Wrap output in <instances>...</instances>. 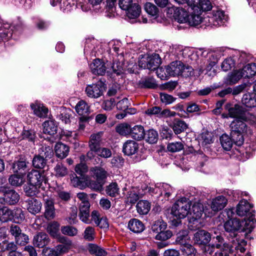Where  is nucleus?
Wrapping results in <instances>:
<instances>
[{
    "instance_id": "nucleus-9",
    "label": "nucleus",
    "mask_w": 256,
    "mask_h": 256,
    "mask_svg": "<svg viewBox=\"0 0 256 256\" xmlns=\"http://www.w3.org/2000/svg\"><path fill=\"white\" fill-rule=\"evenodd\" d=\"M256 74V64L252 62L241 68V92L248 90L254 82V76Z\"/></svg>"
},
{
    "instance_id": "nucleus-6",
    "label": "nucleus",
    "mask_w": 256,
    "mask_h": 256,
    "mask_svg": "<svg viewBox=\"0 0 256 256\" xmlns=\"http://www.w3.org/2000/svg\"><path fill=\"white\" fill-rule=\"evenodd\" d=\"M191 204L189 200L182 197L176 200L171 208V214L174 219L172 220V225L178 226L182 224V219L185 218L189 214H190Z\"/></svg>"
},
{
    "instance_id": "nucleus-10",
    "label": "nucleus",
    "mask_w": 256,
    "mask_h": 256,
    "mask_svg": "<svg viewBox=\"0 0 256 256\" xmlns=\"http://www.w3.org/2000/svg\"><path fill=\"white\" fill-rule=\"evenodd\" d=\"M28 164L26 156L22 154L17 156L14 161L10 164L12 172L20 174L21 176H26L29 170Z\"/></svg>"
},
{
    "instance_id": "nucleus-5",
    "label": "nucleus",
    "mask_w": 256,
    "mask_h": 256,
    "mask_svg": "<svg viewBox=\"0 0 256 256\" xmlns=\"http://www.w3.org/2000/svg\"><path fill=\"white\" fill-rule=\"evenodd\" d=\"M191 12L190 14H188V21L189 25L196 26H198L202 22H208V25H216L219 24V22H222L224 18V12L222 10H216V12H212V14H209L206 17L204 18L200 16V10H196L192 8V6H190Z\"/></svg>"
},
{
    "instance_id": "nucleus-59",
    "label": "nucleus",
    "mask_w": 256,
    "mask_h": 256,
    "mask_svg": "<svg viewBox=\"0 0 256 256\" xmlns=\"http://www.w3.org/2000/svg\"><path fill=\"white\" fill-rule=\"evenodd\" d=\"M72 116V110L70 108H63L62 110L58 115V118L62 122H64L66 124H70V118Z\"/></svg>"
},
{
    "instance_id": "nucleus-3",
    "label": "nucleus",
    "mask_w": 256,
    "mask_h": 256,
    "mask_svg": "<svg viewBox=\"0 0 256 256\" xmlns=\"http://www.w3.org/2000/svg\"><path fill=\"white\" fill-rule=\"evenodd\" d=\"M89 150L86 155L82 154L80 156V162L91 160L98 158V156L108 158L111 157L112 153L111 150L107 148L102 146V138L99 133L91 134L88 142Z\"/></svg>"
},
{
    "instance_id": "nucleus-2",
    "label": "nucleus",
    "mask_w": 256,
    "mask_h": 256,
    "mask_svg": "<svg viewBox=\"0 0 256 256\" xmlns=\"http://www.w3.org/2000/svg\"><path fill=\"white\" fill-rule=\"evenodd\" d=\"M248 196L246 192H241V198ZM249 197L248 199L241 198V236H244L246 240H250V236L255 227L256 220L254 218L255 210L253 209V204H250Z\"/></svg>"
},
{
    "instance_id": "nucleus-37",
    "label": "nucleus",
    "mask_w": 256,
    "mask_h": 256,
    "mask_svg": "<svg viewBox=\"0 0 256 256\" xmlns=\"http://www.w3.org/2000/svg\"><path fill=\"white\" fill-rule=\"evenodd\" d=\"M12 222L16 224H21L26 218L25 212L20 208H14L12 210Z\"/></svg>"
},
{
    "instance_id": "nucleus-25",
    "label": "nucleus",
    "mask_w": 256,
    "mask_h": 256,
    "mask_svg": "<svg viewBox=\"0 0 256 256\" xmlns=\"http://www.w3.org/2000/svg\"><path fill=\"white\" fill-rule=\"evenodd\" d=\"M90 172L94 178L105 182L108 177V172L102 166H95L90 168Z\"/></svg>"
},
{
    "instance_id": "nucleus-29",
    "label": "nucleus",
    "mask_w": 256,
    "mask_h": 256,
    "mask_svg": "<svg viewBox=\"0 0 256 256\" xmlns=\"http://www.w3.org/2000/svg\"><path fill=\"white\" fill-rule=\"evenodd\" d=\"M44 201V216L48 220L52 219L55 216V208L54 200L50 198H46Z\"/></svg>"
},
{
    "instance_id": "nucleus-49",
    "label": "nucleus",
    "mask_w": 256,
    "mask_h": 256,
    "mask_svg": "<svg viewBox=\"0 0 256 256\" xmlns=\"http://www.w3.org/2000/svg\"><path fill=\"white\" fill-rule=\"evenodd\" d=\"M17 245L13 242H9L7 240L0 242V252L8 251L9 252L17 250Z\"/></svg>"
},
{
    "instance_id": "nucleus-18",
    "label": "nucleus",
    "mask_w": 256,
    "mask_h": 256,
    "mask_svg": "<svg viewBox=\"0 0 256 256\" xmlns=\"http://www.w3.org/2000/svg\"><path fill=\"white\" fill-rule=\"evenodd\" d=\"M28 211L32 214L36 215L40 212L42 204L39 200L34 198H29L25 200Z\"/></svg>"
},
{
    "instance_id": "nucleus-20",
    "label": "nucleus",
    "mask_w": 256,
    "mask_h": 256,
    "mask_svg": "<svg viewBox=\"0 0 256 256\" xmlns=\"http://www.w3.org/2000/svg\"><path fill=\"white\" fill-rule=\"evenodd\" d=\"M92 73L94 74L104 76L107 72L106 66L104 61L99 58H96L90 64Z\"/></svg>"
},
{
    "instance_id": "nucleus-24",
    "label": "nucleus",
    "mask_w": 256,
    "mask_h": 256,
    "mask_svg": "<svg viewBox=\"0 0 256 256\" xmlns=\"http://www.w3.org/2000/svg\"><path fill=\"white\" fill-rule=\"evenodd\" d=\"M176 242L181 244L180 250L183 255L185 256H196V250L192 244L186 242L184 243L183 239L179 236L176 239Z\"/></svg>"
},
{
    "instance_id": "nucleus-42",
    "label": "nucleus",
    "mask_w": 256,
    "mask_h": 256,
    "mask_svg": "<svg viewBox=\"0 0 256 256\" xmlns=\"http://www.w3.org/2000/svg\"><path fill=\"white\" fill-rule=\"evenodd\" d=\"M242 102L248 108H253L256 106V96L254 94L248 93L243 95Z\"/></svg>"
},
{
    "instance_id": "nucleus-43",
    "label": "nucleus",
    "mask_w": 256,
    "mask_h": 256,
    "mask_svg": "<svg viewBox=\"0 0 256 256\" xmlns=\"http://www.w3.org/2000/svg\"><path fill=\"white\" fill-rule=\"evenodd\" d=\"M220 140L222 148L226 151L231 150L233 144H236L232 136H229L226 134H222L220 138Z\"/></svg>"
},
{
    "instance_id": "nucleus-4",
    "label": "nucleus",
    "mask_w": 256,
    "mask_h": 256,
    "mask_svg": "<svg viewBox=\"0 0 256 256\" xmlns=\"http://www.w3.org/2000/svg\"><path fill=\"white\" fill-rule=\"evenodd\" d=\"M226 215L228 220L224 224V228L226 232L230 233V236L232 238V242L236 245L235 248L239 250L240 247V237L238 236V232L240 229V220L235 216H240V201L236 205V208H229L226 212Z\"/></svg>"
},
{
    "instance_id": "nucleus-16",
    "label": "nucleus",
    "mask_w": 256,
    "mask_h": 256,
    "mask_svg": "<svg viewBox=\"0 0 256 256\" xmlns=\"http://www.w3.org/2000/svg\"><path fill=\"white\" fill-rule=\"evenodd\" d=\"M230 136L232 138L234 142L236 143V145L238 146L235 148V150L238 152H240V144L238 142L240 141V118H238V119L234 120L230 124Z\"/></svg>"
},
{
    "instance_id": "nucleus-21",
    "label": "nucleus",
    "mask_w": 256,
    "mask_h": 256,
    "mask_svg": "<svg viewBox=\"0 0 256 256\" xmlns=\"http://www.w3.org/2000/svg\"><path fill=\"white\" fill-rule=\"evenodd\" d=\"M224 108L228 112V114H223L222 116L224 118H235L238 119L240 118V104H236L234 105L231 103H227L224 106Z\"/></svg>"
},
{
    "instance_id": "nucleus-36",
    "label": "nucleus",
    "mask_w": 256,
    "mask_h": 256,
    "mask_svg": "<svg viewBox=\"0 0 256 256\" xmlns=\"http://www.w3.org/2000/svg\"><path fill=\"white\" fill-rule=\"evenodd\" d=\"M105 183V182L97 180H92L90 179V178H88V181L86 182V188L88 187L94 192L102 193L104 190V186Z\"/></svg>"
},
{
    "instance_id": "nucleus-39",
    "label": "nucleus",
    "mask_w": 256,
    "mask_h": 256,
    "mask_svg": "<svg viewBox=\"0 0 256 256\" xmlns=\"http://www.w3.org/2000/svg\"><path fill=\"white\" fill-rule=\"evenodd\" d=\"M144 128L140 125H136L130 128V134L131 136L136 140H140L144 137Z\"/></svg>"
},
{
    "instance_id": "nucleus-60",
    "label": "nucleus",
    "mask_w": 256,
    "mask_h": 256,
    "mask_svg": "<svg viewBox=\"0 0 256 256\" xmlns=\"http://www.w3.org/2000/svg\"><path fill=\"white\" fill-rule=\"evenodd\" d=\"M118 184L116 182L110 183L106 188V194L111 197H115L118 194Z\"/></svg>"
},
{
    "instance_id": "nucleus-61",
    "label": "nucleus",
    "mask_w": 256,
    "mask_h": 256,
    "mask_svg": "<svg viewBox=\"0 0 256 256\" xmlns=\"http://www.w3.org/2000/svg\"><path fill=\"white\" fill-rule=\"evenodd\" d=\"M192 210L193 213V217L195 219L197 220L202 217L204 213V207L202 204H194L192 206Z\"/></svg>"
},
{
    "instance_id": "nucleus-27",
    "label": "nucleus",
    "mask_w": 256,
    "mask_h": 256,
    "mask_svg": "<svg viewBox=\"0 0 256 256\" xmlns=\"http://www.w3.org/2000/svg\"><path fill=\"white\" fill-rule=\"evenodd\" d=\"M228 200L223 196H219L213 199L210 208L214 212H218L222 210L226 205Z\"/></svg>"
},
{
    "instance_id": "nucleus-62",
    "label": "nucleus",
    "mask_w": 256,
    "mask_h": 256,
    "mask_svg": "<svg viewBox=\"0 0 256 256\" xmlns=\"http://www.w3.org/2000/svg\"><path fill=\"white\" fill-rule=\"evenodd\" d=\"M160 96L161 102L166 106L172 104L176 100V98L166 92H160Z\"/></svg>"
},
{
    "instance_id": "nucleus-32",
    "label": "nucleus",
    "mask_w": 256,
    "mask_h": 256,
    "mask_svg": "<svg viewBox=\"0 0 256 256\" xmlns=\"http://www.w3.org/2000/svg\"><path fill=\"white\" fill-rule=\"evenodd\" d=\"M138 86L142 89H156L158 87L156 80L152 77H146L140 80Z\"/></svg>"
},
{
    "instance_id": "nucleus-19",
    "label": "nucleus",
    "mask_w": 256,
    "mask_h": 256,
    "mask_svg": "<svg viewBox=\"0 0 256 256\" xmlns=\"http://www.w3.org/2000/svg\"><path fill=\"white\" fill-rule=\"evenodd\" d=\"M139 144L133 140H127L124 143L122 152L125 156H130L138 152Z\"/></svg>"
},
{
    "instance_id": "nucleus-41",
    "label": "nucleus",
    "mask_w": 256,
    "mask_h": 256,
    "mask_svg": "<svg viewBox=\"0 0 256 256\" xmlns=\"http://www.w3.org/2000/svg\"><path fill=\"white\" fill-rule=\"evenodd\" d=\"M150 206L151 204L148 200H140L136 205V210L140 215L146 214L150 209Z\"/></svg>"
},
{
    "instance_id": "nucleus-38",
    "label": "nucleus",
    "mask_w": 256,
    "mask_h": 256,
    "mask_svg": "<svg viewBox=\"0 0 256 256\" xmlns=\"http://www.w3.org/2000/svg\"><path fill=\"white\" fill-rule=\"evenodd\" d=\"M40 188L38 186L28 181L26 184L24 186V191L26 196L32 198L40 192Z\"/></svg>"
},
{
    "instance_id": "nucleus-31",
    "label": "nucleus",
    "mask_w": 256,
    "mask_h": 256,
    "mask_svg": "<svg viewBox=\"0 0 256 256\" xmlns=\"http://www.w3.org/2000/svg\"><path fill=\"white\" fill-rule=\"evenodd\" d=\"M128 228L134 233L140 234L144 230L145 226L140 220L136 218H132L128 222Z\"/></svg>"
},
{
    "instance_id": "nucleus-26",
    "label": "nucleus",
    "mask_w": 256,
    "mask_h": 256,
    "mask_svg": "<svg viewBox=\"0 0 256 256\" xmlns=\"http://www.w3.org/2000/svg\"><path fill=\"white\" fill-rule=\"evenodd\" d=\"M226 86H233L240 80V68L234 70L224 78Z\"/></svg>"
},
{
    "instance_id": "nucleus-55",
    "label": "nucleus",
    "mask_w": 256,
    "mask_h": 256,
    "mask_svg": "<svg viewBox=\"0 0 256 256\" xmlns=\"http://www.w3.org/2000/svg\"><path fill=\"white\" fill-rule=\"evenodd\" d=\"M167 228V224L165 222L162 220H158L154 222L152 226V230L158 234L160 231L164 230Z\"/></svg>"
},
{
    "instance_id": "nucleus-63",
    "label": "nucleus",
    "mask_w": 256,
    "mask_h": 256,
    "mask_svg": "<svg viewBox=\"0 0 256 256\" xmlns=\"http://www.w3.org/2000/svg\"><path fill=\"white\" fill-rule=\"evenodd\" d=\"M184 147V144L182 142H171L168 144L167 150L171 152H176L183 150Z\"/></svg>"
},
{
    "instance_id": "nucleus-23",
    "label": "nucleus",
    "mask_w": 256,
    "mask_h": 256,
    "mask_svg": "<svg viewBox=\"0 0 256 256\" xmlns=\"http://www.w3.org/2000/svg\"><path fill=\"white\" fill-rule=\"evenodd\" d=\"M43 132L51 136H54L58 132V124L54 120H48L42 124Z\"/></svg>"
},
{
    "instance_id": "nucleus-15",
    "label": "nucleus",
    "mask_w": 256,
    "mask_h": 256,
    "mask_svg": "<svg viewBox=\"0 0 256 256\" xmlns=\"http://www.w3.org/2000/svg\"><path fill=\"white\" fill-rule=\"evenodd\" d=\"M28 181L42 187V182H46L44 170L32 169L27 174Z\"/></svg>"
},
{
    "instance_id": "nucleus-40",
    "label": "nucleus",
    "mask_w": 256,
    "mask_h": 256,
    "mask_svg": "<svg viewBox=\"0 0 256 256\" xmlns=\"http://www.w3.org/2000/svg\"><path fill=\"white\" fill-rule=\"evenodd\" d=\"M127 16L130 19H135L139 16L141 12V7L134 3L126 10Z\"/></svg>"
},
{
    "instance_id": "nucleus-35",
    "label": "nucleus",
    "mask_w": 256,
    "mask_h": 256,
    "mask_svg": "<svg viewBox=\"0 0 256 256\" xmlns=\"http://www.w3.org/2000/svg\"><path fill=\"white\" fill-rule=\"evenodd\" d=\"M173 18L175 21L180 24L187 22L188 12L185 8H176L174 10Z\"/></svg>"
},
{
    "instance_id": "nucleus-12",
    "label": "nucleus",
    "mask_w": 256,
    "mask_h": 256,
    "mask_svg": "<svg viewBox=\"0 0 256 256\" xmlns=\"http://www.w3.org/2000/svg\"><path fill=\"white\" fill-rule=\"evenodd\" d=\"M185 69L188 70L190 75L193 69L190 66H186L181 61L176 60L172 62L169 65L165 66L166 72L167 74L170 76H175L182 74Z\"/></svg>"
},
{
    "instance_id": "nucleus-50",
    "label": "nucleus",
    "mask_w": 256,
    "mask_h": 256,
    "mask_svg": "<svg viewBox=\"0 0 256 256\" xmlns=\"http://www.w3.org/2000/svg\"><path fill=\"white\" fill-rule=\"evenodd\" d=\"M214 134L211 132L207 130H204L198 136V138L202 141V145L210 144L214 142Z\"/></svg>"
},
{
    "instance_id": "nucleus-54",
    "label": "nucleus",
    "mask_w": 256,
    "mask_h": 256,
    "mask_svg": "<svg viewBox=\"0 0 256 256\" xmlns=\"http://www.w3.org/2000/svg\"><path fill=\"white\" fill-rule=\"evenodd\" d=\"M55 176L57 178H63L68 173V168L62 162H58L54 168Z\"/></svg>"
},
{
    "instance_id": "nucleus-44",
    "label": "nucleus",
    "mask_w": 256,
    "mask_h": 256,
    "mask_svg": "<svg viewBox=\"0 0 256 256\" xmlns=\"http://www.w3.org/2000/svg\"><path fill=\"white\" fill-rule=\"evenodd\" d=\"M148 60L147 62L148 64V70L152 71L156 70L161 64V58L159 55L156 54L148 56Z\"/></svg>"
},
{
    "instance_id": "nucleus-46",
    "label": "nucleus",
    "mask_w": 256,
    "mask_h": 256,
    "mask_svg": "<svg viewBox=\"0 0 256 256\" xmlns=\"http://www.w3.org/2000/svg\"><path fill=\"white\" fill-rule=\"evenodd\" d=\"M146 141L150 144H156L158 139V134L156 130L150 129L144 132Z\"/></svg>"
},
{
    "instance_id": "nucleus-8",
    "label": "nucleus",
    "mask_w": 256,
    "mask_h": 256,
    "mask_svg": "<svg viewBox=\"0 0 256 256\" xmlns=\"http://www.w3.org/2000/svg\"><path fill=\"white\" fill-rule=\"evenodd\" d=\"M74 170L80 176H77L75 173L72 174L70 176L72 184L74 186L78 188L81 190L86 188V182L89 178L86 174L88 172V166L85 163L80 162L76 166Z\"/></svg>"
},
{
    "instance_id": "nucleus-17",
    "label": "nucleus",
    "mask_w": 256,
    "mask_h": 256,
    "mask_svg": "<svg viewBox=\"0 0 256 256\" xmlns=\"http://www.w3.org/2000/svg\"><path fill=\"white\" fill-rule=\"evenodd\" d=\"M50 242L48 235L45 232H38L34 236L32 244L34 246L38 248H44L48 245Z\"/></svg>"
},
{
    "instance_id": "nucleus-64",
    "label": "nucleus",
    "mask_w": 256,
    "mask_h": 256,
    "mask_svg": "<svg viewBox=\"0 0 256 256\" xmlns=\"http://www.w3.org/2000/svg\"><path fill=\"white\" fill-rule=\"evenodd\" d=\"M61 232L64 235L73 236L78 234V230L75 227L66 226L61 227Z\"/></svg>"
},
{
    "instance_id": "nucleus-56",
    "label": "nucleus",
    "mask_w": 256,
    "mask_h": 256,
    "mask_svg": "<svg viewBox=\"0 0 256 256\" xmlns=\"http://www.w3.org/2000/svg\"><path fill=\"white\" fill-rule=\"evenodd\" d=\"M130 126L127 123L118 124L116 127V131L121 136H126L130 134Z\"/></svg>"
},
{
    "instance_id": "nucleus-33",
    "label": "nucleus",
    "mask_w": 256,
    "mask_h": 256,
    "mask_svg": "<svg viewBox=\"0 0 256 256\" xmlns=\"http://www.w3.org/2000/svg\"><path fill=\"white\" fill-rule=\"evenodd\" d=\"M54 152L56 157L63 159L68 154L70 148L68 146L62 142H58L55 145Z\"/></svg>"
},
{
    "instance_id": "nucleus-53",
    "label": "nucleus",
    "mask_w": 256,
    "mask_h": 256,
    "mask_svg": "<svg viewBox=\"0 0 256 256\" xmlns=\"http://www.w3.org/2000/svg\"><path fill=\"white\" fill-rule=\"evenodd\" d=\"M12 28L9 25L4 26L0 28V39L2 40H8L13 36Z\"/></svg>"
},
{
    "instance_id": "nucleus-34",
    "label": "nucleus",
    "mask_w": 256,
    "mask_h": 256,
    "mask_svg": "<svg viewBox=\"0 0 256 256\" xmlns=\"http://www.w3.org/2000/svg\"><path fill=\"white\" fill-rule=\"evenodd\" d=\"M22 140L28 141L30 143L34 144L37 138L36 132L32 128L24 126L21 133Z\"/></svg>"
},
{
    "instance_id": "nucleus-48",
    "label": "nucleus",
    "mask_w": 256,
    "mask_h": 256,
    "mask_svg": "<svg viewBox=\"0 0 256 256\" xmlns=\"http://www.w3.org/2000/svg\"><path fill=\"white\" fill-rule=\"evenodd\" d=\"M75 108L78 115L88 114L90 113V106L84 100H80L77 103Z\"/></svg>"
},
{
    "instance_id": "nucleus-47",
    "label": "nucleus",
    "mask_w": 256,
    "mask_h": 256,
    "mask_svg": "<svg viewBox=\"0 0 256 256\" xmlns=\"http://www.w3.org/2000/svg\"><path fill=\"white\" fill-rule=\"evenodd\" d=\"M25 176H21L20 174L13 173L8 178V182L12 186L16 187L21 186L24 182Z\"/></svg>"
},
{
    "instance_id": "nucleus-57",
    "label": "nucleus",
    "mask_w": 256,
    "mask_h": 256,
    "mask_svg": "<svg viewBox=\"0 0 256 256\" xmlns=\"http://www.w3.org/2000/svg\"><path fill=\"white\" fill-rule=\"evenodd\" d=\"M10 26L11 28H12L13 34L16 36L21 34L26 28L24 23L20 20H18L17 22L14 23L12 26Z\"/></svg>"
},
{
    "instance_id": "nucleus-52",
    "label": "nucleus",
    "mask_w": 256,
    "mask_h": 256,
    "mask_svg": "<svg viewBox=\"0 0 256 256\" xmlns=\"http://www.w3.org/2000/svg\"><path fill=\"white\" fill-rule=\"evenodd\" d=\"M112 72L109 70H108L106 72L107 75L112 78H114V74H116V76H120L123 74V66L120 62H118L116 64L113 63L112 66Z\"/></svg>"
},
{
    "instance_id": "nucleus-45",
    "label": "nucleus",
    "mask_w": 256,
    "mask_h": 256,
    "mask_svg": "<svg viewBox=\"0 0 256 256\" xmlns=\"http://www.w3.org/2000/svg\"><path fill=\"white\" fill-rule=\"evenodd\" d=\"M12 210L6 206L0 208V221L2 222H12Z\"/></svg>"
},
{
    "instance_id": "nucleus-1",
    "label": "nucleus",
    "mask_w": 256,
    "mask_h": 256,
    "mask_svg": "<svg viewBox=\"0 0 256 256\" xmlns=\"http://www.w3.org/2000/svg\"><path fill=\"white\" fill-rule=\"evenodd\" d=\"M242 121L252 124L256 122V117L250 112L241 109V137L243 142L246 141L242 144L241 161H245L252 156L256 146L254 142H252L254 140L252 130Z\"/></svg>"
},
{
    "instance_id": "nucleus-30",
    "label": "nucleus",
    "mask_w": 256,
    "mask_h": 256,
    "mask_svg": "<svg viewBox=\"0 0 256 256\" xmlns=\"http://www.w3.org/2000/svg\"><path fill=\"white\" fill-rule=\"evenodd\" d=\"M47 163L48 161L42 157V156L38 154H34L32 159V166L34 170H44V168L48 167Z\"/></svg>"
},
{
    "instance_id": "nucleus-58",
    "label": "nucleus",
    "mask_w": 256,
    "mask_h": 256,
    "mask_svg": "<svg viewBox=\"0 0 256 256\" xmlns=\"http://www.w3.org/2000/svg\"><path fill=\"white\" fill-rule=\"evenodd\" d=\"M60 224L56 221L48 224L47 230L51 236L54 238L60 234Z\"/></svg>"
},
{
    "instance_id": "nucleus-11",
    "label": "nucleus",
    "mask_w": 256,
    "mask_h": 256,
    "mask_svg": "<svg viewBox=\"0 0 256 256\" xmlns=\"http://www.w3.org/2000/svg\"><path fill=\"white\" fill-rule=\"evenodd\" d=\"M106 89V84L105 83V80H102L101 78L96 83L87 85L85 92L88 97L98 98L104 94Z\"/></svg>"
},
{
    "instance_id": "nucleus-13",
    "label": "nucleus",
    "mask_w": 256,
    "mask_h": 256,
    "mask_svg": "<svg viewBox=\"0 0 256 256\" xmlns=\"http://www.w3.org/2000/svg\"><path fill=\"white\" fill-rule=\"evenodd\" d=\"M211 232L208 231L200 229L198 230L194 234L192 240L195 244L200 246H208L210 241Z\"/></svg>"
},
{
    "instance_id": "nucleus-51",
    "label": "nucleus",
    "mask_w": 256,
    "mask_h": 256,
    "mask_svg": "<svg viewBox=\"0 0 256 256\" xmlns=\"http://www.w3.org/2000/svg\"><path fill=\"white\" fill-rule=\"evenodd\" d=\"M38 154L42 156V157L46 160H50L54 155L52 148L50 146H42L38 149Z\"/></svg>"
},
{
    "instance_id": "nucleus-14",
    "label": "nucleus",
    "mask_w": 256,
    "mask_h": 256,
    "mask_svg": "<svg viewBox=\"0 0 256 256\" xmlns=\"http://www.w3.org/2000/svg\"><path fill=\"white\" fill-rule=\"evenodd\" d=\"M0 192L3 194L4 202L9 205H14L20 200L19 194L10 188L0 187Z\"/></svg>"
},
{
    "instance_id": "nucleus-28",
    "label": "nucleus",
    "mask_w": 256,
    "mask_h": 256,
    "mask_svg": "<svg viewBox=\"0 0 256 256\" xmlns=\"http://www.w3.org/2000/svg\"><path fill=\"white\" fill-rule=\"evenodd\" d=\"M170 126L176 134L185 132L188 128V124L184 120L174 118L172 121Z\"/></svg>"
},
{
    "instance_id": "nucleus-7",
    "label": "nucleus",
    "mask_w": 256,
    "mask_h": 256,
    "mask_svg": "<svg viewBox=\"0 0 256 256\" xmlns=\"http://www.w3.org/2000/svg\"><path fill=\"white\" fill-rule=\"evenodd\" d=\"M210 239L208 246L212 248L219 249L215 252L216 256H229V246L224 242V240L218 230L211 232Z\"/></svg>"
},
{
    "instance_id": "nucleus-22",
    "label": "nucleus",
    "mask_w": 256,
    "mask_h": 256,
    "mask_svg": "<svg viewBox=\"0 0 256 256\" xmlns=\"http://www.w3.org/2000/svg\"><path fill=\"white\" fill-rule=\"evenodd\" d=\"M90 204L88 200H82L79 206V217L83 222L90 223Z\"/></svg>"
}]
</instances>
